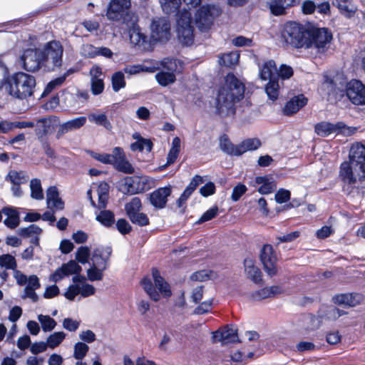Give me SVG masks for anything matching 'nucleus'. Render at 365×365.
Returning <instances> with one entry per match:
<instances>
[{
  "mask_svg": "<svg viewBox=\"0 0 365 365\" xmlns=\"http://www.w3.org/2000/svg\"><path fill=\"white\" fill-rule=\"evenodd\" d=\"M243 84L232 74L225 76L216 98L215 108L221 115L233 113L234 104L240 101L244 94Z\"/></svg>",
  "mask_w": 365,
  "mask_h": 365,
  "instance_id": "nucleus-1",
  "label": "nucleus"
},
{
  "mask_svg": "<svg viewBox=\"0 0 365 365\" xmlns=\"http://www.w3.org/2000/svg\"><path fill=\"white\" fill-rule=\"evenodd\" d=\"M36 86L34 76L23 71H16L1 79L0 90L4 88L9 96L23 101L34 96Z\"/></svg>",
  "mask_w": 365,
  "mask_h": 365,
  "instance_id": "nucleus-2",
  "label": "nucleus"
},
{
  "mask_svg": "<svg viewBox=\"0 0 365 365\" xmlns=\"http://www.w3.org/2000/svg\"><path fill=\"white\" fill-rule=\"evenodd\" d=\"M63 48L59 41L51 40L40 48V59L43 61L44 71H55L63 64Z\"/></svg>",
  "mask_w": 365,
  "mask_h": 365,
  "instance_id": "nucleus-3",
  "label": "nucleus"
},
{
  "mask_svg": "<svg viewBox=\"0 0 365 365\" xmlns=\"http://www.w3.org/2000/svg\"><path fill=\"white\" fill-rule=\"evenodd\" d=\"M152 278L155 286H153L152 280L148 278H144L141 282L143 289L152 300L159 301L160 295L164 297L171 296L172 292L169 284L160 276L158 269H153Z\"/></svg>",
  "mask_w": 365,
  "mask_h": 365,
  "instance_id": "nucleus-4",
  "label": "nucleus"
},
{
  "mask_svg": "<svg viewBox=\"0 0 365 365\" xmlns=\"http://www.w3.org/2000/svg\"><path fill=\"white\" fill-rule=\"evenodd\" d=\"M309 28L297 22H287L283 26L281 37L287 44L293 47H305Z\"/></svg>",
  "mask_w": 365,
  "mask_h": 365,
  "instance_id": "nucleus-5",
  "label": "nucleus"
},
{
  "mask_svg": "<svg viewBox=\"0 0 365 365\" xmlns=\"http://www.w3.org/2000/svg\"><path fill=\"white\" fill-rule=\"evenodd\" d=\"M331 39L332 35L327 29L309 26L305 48H314L323 53L328 48Z\"/></svg>",
  "mask_w": 365,
  "mask_h": 365,
  "instance_id": "nucleus-6",
  "label": "nucleus"
},
{
  "mask_svg": "<svg viewBox=\"0 0 365 365\" xmlns=\"http://www.w3.org/2000/svg\"><path fill=\"white\" fill-rule=\"evenodd\" d=\"M163 68L166 71L158 72L155 75V79L162 86H167L173 83L175 80V73L182 68V63L179 60L165 58L161 61Z\"/></svg>",
  "mask_w": 365,
  "mask_h": 365,
  "instance_id": "nucleus-7",
  "label": "nucleus"
},
{
  "mask_svg": "<svg viewBox=\"0 0 365 365\" xmlns=\"http://www.w3.org/2000/svg\"><path fill=\"white\" fill-rule=\"evenodd\" d=\"M191 23L190 12L182 11L177 20V34L179 40L185 45H190L193 42V27Z\"/></svg>",
  "mask_w": 365,
  "mask_h": 365,
  "instance_id": "nucleus-8",
  "label": "nucleus"
},
{
  "mask_svg": "<svg viewBox=\"0 0 365 365\" xmlns=\"http://www.w3.org/2000/svg\"><path fill=\"white\" fill-rule=\"evenodd\" d=\"M314 129L316 133L322 137H327L331 134L349 136L354 134L356 130L354 128L346 126L342 122L331 123L327 121L316 124Z\"/></svg>",
  "mask_w": 365,
  "mask_h": 365,
  "instance_id": "nucleus-9",
  "label": "nucleus"
},
{
  "mask_svg": "<svg viewBox=\"0 0 365 365\" xmlns=\"http://www.w3.org/2000/svg\"><path fill=\"white\" fill-rule=\"evenodd\" d=\"M218 9L211 5L200 7L195 14V23L201 31L210 30L213 25L215 16L218 15Z\"/></svg>",
  "mask_w": 365,
  "mask_h": 365,
  "instance_id": "nucleus-10",
  "label": "nucleus"
},
{
  "mask_svg": "<svg viewBox=\"0 0 365 365\" xmlns=\"http://www.w3.org/2000/svg\"><path fill=\"white\" fill-rule=\"evenodd\" d=\"M340 176L346 182H356L365 177V166L349 159L341 163Z\"/></svg>",
  "mask_w": 365,
  "mask_h": 365,
  "instance_id": "nucleus-11",
  "label": "nucleus"
},
{
  "mask_svg": "<svg viewBox=\"0 0 365 365\" xmlns=\"http://www.w3.org/2000/svg\"><path fill=\"white\" fill-rule=\"evenodd\" d=\"M150 42H165L170 38V25L169 21L163 17L153 19L150 24Z\"/></svg>",
  "mask_w": 365,
  "mask_h": 365,
  "instance_id": "nucleus-12",
  "label": "nucleus"
},
{
  "mask_svg": "<svg viewBox=\"0 0 365 365\" xmlns=\"http://www.w3.org/2000/svg\"><path fill=\"white\" fill-rule=\"evenodd\" d=\"M19 60L22 68L29 72H35L43 68V61L40 59V48L34 47L24 49Z\"/></svg>",
  "mask_w": 365,
  "mask_h": 365,
  "instance_id": "nucleus-13",
  "label": "nucleus"
},
{
  "mask_svg": "<svg viewBox=\"0 0 365 365\" xmlns=\"http://www.w3.org/2000/svg\"><path fill=\"white\" fill-rule=\"evenodd\" d=\"M154 185L153 179L147 176L127 177L125 178L124 186L126 192L130 194H135L146 191Z\"/></svg>",
  "mask_w": 365,
  "mask_h": 365,
  "instance_id": "nucleus-14",
  "label": "nucleus"
},
{
  "mask_svg": "<svg viewBox=\"0 0 365 365\" xmlns=\"http://www.w3.org/2000/svg\"><path fill=\"white\" fill-rule=\"evenodd\" d=\"M109 185L104 182H101L93 190V187L87 192L88 197L93 207L98 209L105 208L108 199Z\"/></svg>",
  "mask_w": 365,
  "mask_h": 365,
  "instance_id": "nucleus-15",
  "label": "nucleus"
},
{
  "mask_svg": "<svg viewBox=\"0 0 365 365\" xmlns=\"http://www.w3.org/2000/svg\"><path fill=\"white\" fill-rule=\"evenodd\" d=\"M260 260L264 269L269 276H274L277 272L276 253L270 245H264L260 252Z\"/></svg>",
  "mask_w": 365,
  "mask_h": 365,
  "instance_id": "nucleus-16",
  "label": "nucleus"
},
{
  "mask_svg": "<svg viewBox=\"0 0 365 365\" xmlns=\"http://www.w3.org/2000/svg\"><path fill=\"white\" fill-rule=\"evenodd\" d=\"M73 282V284L70 286V300H73L78 294H81L82 297L94 294L96 291L94 287L86 282L85 277L81 275L74 276Z\"/></svg>",
  "mask_w": 365,
  "mask_h": 365,
  "instance_id": "nucleus-17",
  "label": "nucleus"
},
{
  "mask_svg": "<svg viewBox=\"0 0 365 365\" xmlns=\"http://www.w3.org/2000/svg\"><path fill=\"white\" fill-rule=\"evenodd\" d=\"M346 95L354 104H365V86L360 81H350L347 86Z\"/></svg>",
  "mask_w": 365,
  "mask_h": 365,
  "instance_id": "nucleus-18",
  "label": "nucleus"
},
{
  "mask_svg": "<svg viewBox=\"0 0 365 365\" xmlns=\"http://www.w3.org/2000/svg\"><path fill=\"white\" fill-rule=\"evenodd\" d=\"M111 165L117 170L123 173L131 174L135 172L134 168L127 160L123 150L119 147L113 149V160Z\"/></svg>",
  "mask_w": 365,
  "mask_h": 365,
  "instance_id": "nucleus-19",
  "label": "nucleus"
},
{
  "mask_svg": "<svg viewBox=\"0 0 365 365\" xmlns=\"http://www.w3.org/2000/svg\"><path fill=\"white\" fill-rule=\"evenodd\" d=\"M130 6V0H112L107 11V16L110 20H118Z\"/></svg>",
  "mask_w": 365,
  "mask_h": 365,
  "instance_id": "nucleus-20",
  "label": "nucleus"
},
{
  "mask_svg": "<svg viewBox=\"0 0 365 365\" xmlns=\"http://www.w3.org/2000/svg\"><path fill=\"white\" fill-rule=\"evenodd\" d=\"M56 6L57 4H55V2L46 3L43 4L39 9L27 14L25 16L0 24V28L3 27L4 26H10V27L12 28L15 27L19 24H26L29 19L34 17L41 13L46 12Z\"/></svg>",
  "mask_w": 365,
  "mask_h": 365,
  "instance_id": "nucleus-21",
  "label": "nucleus"
},
{
  "mask_svg": "<svg viewBox=\"0 0 365 365\" xmlns=\"http://www.w3.org/2000/svg\"><path fill=\"white\" fill-rule=\"evenodd\" d=\"M130 43L142 50H149L151 48V42L147 40L146 36L141 29L136 26L132 27L129 31Z\"/></svg>",
  "mask_w": 365,
  "mask_h": 365,
  "instance_id": "nucleus-22",
  "label": "nucleus"
},
{
  "mask_svg": "<svg viewBox=\"0 0 365 365\" xmlns=\"http://www.w3.org/2000/svg\"><path fill=\"white\" fill-rule=\"evenodd\" d=\"M171 192L172 187L170 185L160 187L150 194V202L156 208H163Z\"/></svg>",
  "mask_w": 365,
  "mask_h": 365,
  "instance_id": "nucleus-23",
  "label": "nucleus"
},
{
  "mask_svg": "<svg viewBox=\"0 0 365 365\" xmlns=\"http://www.w3.org/2000/svg\"><path fill=\"white\" fill-rule=\"evenodd\" d=\"M301 0H267L270 11L275 16L284 14L286 10L299 4Z\"/></svg>",
  "mask_w": 365,
  "mask_h": 365,
  "instance_id": "nucleus-24",
  "label": "nucleus"
},
{
  "mask_svg": "<svg viewBox=\"0 0 365 365\" xmlns=\"http://www.w3.org/2000/svg\"><path fill=\"white\" fill-rule=\"evenodd\" d=\"M307 102L308 99L304 95L300 94L295 96L286 103L282 112L285 115H292L305 106Z\"/></svg>",
  "mask_w": 365,
  "mask_h": 365,
  "instance_id": "nucleus-25",
  "label": "nucleus"
},
{
  "mask_svg": "<svg viewBox=\"0 0 365 365\" xmlns=\"http://www.w3.org/2000/svg\"><path fill=\"white\" fill-rule=\"evenodd\" d=\"M2 212L6 215V218L4 220V224L6 227L13 230L19 225L21 214L17 207L6 205L2 207Z\"/></svg>",
  "mask_w": 365,
  "mask_h": 365,
  "instance_id": "nucleus-26",
  "label": "nucleus"
},
{
  "mask_svg": "<svg viewBox=\"0 0 365 365\" xmlns=\"http://www.w3.org/2000/svg\"><path fill=\"white\" fill-rule=\"evenodd\" d=\"M58 123V120L54 115L40 118L35 128L36 135L38 138L46 135L52 131L53 128L56 126Z\"/></svg>",
  "mask_w": 365,
  "mask_h": 365,
  "instance_id": "nucleus-27",
  "label": "nucleus"
},
{
  "mask_svg": "<svg viewBox=\"0 0 365 365\" xmlns=\"http://www.w3.org/2000/svg\"><path fill=\"white\" fill-rule=\"evenodd\" d=\"M215 341H222L224 344L238 341L237 330L233 327L227 326L212 334Z\"/></svg>",
  "mask_w": 365,
  "mask_h": 365,
  "instance_id": "nucleus-28",
  "label": "nucleus"
},
{
  "mask_svg": "<svg viewBox=\"0 0 365 365\" xmlns=\"http://www.w3.org/2000/svg\"><path fill=\"white\" fill-rule=\"evenodd\" d=\"M254 186L257 187V191L260 194L267 195L276 189L277 184L272 176L265 175L256 177Z\"/></svg>",
  "mask_w": 365,
  "mask_h": 365,
  "instance_id": "nucleus-29",
  "label": "nucleus"
},
{
  "mask_svg": "<svg viewBox=\"0 0 365 365\" xmlns=\"http://www.w3.org/2000/svg\"><path fill=\"white\" fill-rule=\"evenodd\" d=\"M46 205L49 209L53 207L57 210L64 208V202L60 198L58 190L55 185H51L46 190Z\"/></svg>",
  "mask_w": 365,
  "mask_h": 365,
  "instance_id": "nucleus-30",
  "label": "nucleus"
},
{
  "mask_svg": "<svg viewBox=\"0 0 365 365\" xmlns=\"http://www.w3.org/2000/svg\"><path fill=\"white\" fill-rule=\"evenodd\" d=\"M361 296L359 294L345 293L335 295L332 300L336 304L354 307L361 302Z\"/></svg>",
  "mask_w": 365,
  "mask_h": 365,
  "instance_id": "nucleus-31",
  "label": "nucleus"
},
{
  "mask_svg": "<svg viewBox=\"0 0 365 365\" xmlns=\"http://www.w3.org/2000/svg\"><path fill=\"white\" fill-rule=\"evenodd\" d=\"M244 269L247 278L255 283H258L262 280V272L255 265V262L253 259L246 258L245 259Z\"/></svg>",
  "mask_w": 365,
  "mask_h": 365,
  "instance_id": "nucleus-32",
  "label": "nucleus"
},
{
  "mask_svg": "<svg viewBox=\"0 0 365 365\" xmlns=\"http://www.w3.org/2000/svg\"><path fill=\"white\" fill-rule=\"evenodd\" d=\"M277 73L276 63L272 60L265 61L259 67V77L262 81L276 79L274 76Z\"/></svg>",
  "mask_w": 365,
  "mask_h": 365,
  "instance_id": "nucleus-33",
  "label": "nucleus"
},
{
  "mask_svg": "<svg viewBox=\"0 0 365 365\" xmlns=\"http://www.w3.org/2000/svg\"><path fill=\"white\" fill-rule=\"evenodd\" d=\"M349 159L365 166V146L359 143H354L349 150Z\"/></svg>",
  "mask_w": 365,
  "mask_h": 365,
  "instance_id": "nucleus-34",
  "label": "nucleus"
},
{
  "mask_svg": "<svg viewBox=\"0 0 365 365\" xmlns=\"http://www.w3.org/2000/svg\"><path fill=\"white\" fill-rule=\"evenodd\" d=\"M110 252L96 249L91 257V265L106 269Z\"/></svg>",
  "mask_w": 365,
  "mask_h": 365,
  "instance_id": "nucleus-35",
  "label": "nucleus"
},
{
  "mask_svg": "<svg viewBox=\"0 0 365 365\" xmlns=\"http://www.w3.org/2000/svg\"><path fill=\"white\" fill-rule=\"evenodd\" d=\"M68 76V70H66L61 76L51 79L46 85L42 93L38 99L43 98L48 96L53 91L61 86L64 82L66 78Z\"/></svg>",
  "mask_w": 365,
  "mask_h": 365,
  "instance_id": "nucleus-36",
  "label": "nucleus"
},
{
  "mask_svg": "<svg viewBox=\"0 0 365 365\" xmlns=\"http://www.w3.org/2000/svg\"><path fill=\"white\" fill-rule=\"evenodd\" d=\"M133 138L136 140L130 145V148L133 151H148L150 152L152 150L153 143L149 139H145L141 137L139 133H135L133 134Z\"/></svg>",
  "mask_w": 365,
  "mask_h": 365,
  "instance_id": "nucleus-37",
  "label": "nucleus"
},
{
  "mask_svg": "<svg viewBox=\"0 0 365 365\" xmlns=\"http://www.w3.org/2000/svg\"><path fill=\"white\" fill-rule=\"evenodd\" d=\"M336 6L344 16L350 17L355 13L356 8L351 0H333Z\"/></svg>",
  "mask_w": 365,
  "mask_h": 365,
  "instance_id": "nucleus-38",
  "label": "nucleus"
},
{
  "mask_svg": "<svg viewBox=\"0 0 365 365\" xmlns=\"http://www.w3.org/2000/svg\"><path fill=\"white\" fill-rule=\"evenodd\" d=\"M261 145L259 140L257 138L247 139L238 145L237 155H240L247 151L255 150Z\"/></svg>",
  "mask_w": 365,
  "mask_h": 365,
  "instance_id": "nucleus-39",
  "label": "nucleus"
},
{
  "mask_svg": "<svg viewBox=\"0 0 365 365\" xmlns=\"http://www.w3.org/2000/svg\"><path fill=\"white\" fill-rule=\"evenodd\" d=\"M37 319L43 332H50L53 331L57 325L56 320L49 315L41 314L38 315Z\"/></svg>",
  "mask_w": 365,
  "mask_h": 365,
  "instance_id": "nucleus-40",
  "label": "nucleus"
},
{
  "mask_svg": "<svg viewBox=\"0 0 365 365\" xmlns=\"http://www.w3.org/2000/svg\"><path fill=\"white\" fill-rule=\"evenodd\" d=\"M31 197L41 200L43 199V190L41 186V180L38 178H33L30 181Z\"/></svg>",
  "mask_w": 365,
  "mask_h": 365,
  "instance_id": "nucleus-41",
  "label": "nucleus"
},
{
  "mask_svg": "<svg viewBox=\"0 0 365 365\" xmlns=\"http://www.w3.org/2000/svg\"><path fill=\"white\" fill-rule=\"evenodd\" d=\"M265 92L269 100L275 101L277 99L279 93V85L277 78L269 81L265 86Z\"/></svg>",
  "mask_w": 365,
  "mask_h": 365,
  "instance_id": "nucleus-42",
  "label": "nucleus"
},
{
  "mask_svg": "<svg viewBox=\"0 0 365 365\" xmlns=\"http://www.w3.org/2000/svg\"><path fill=\"white\" fill-rule=\"evenodd\" d=\"M89 351V346L83 341H77L73 347V356L76 360H83Z\"/></svg>",
  "mask_w": 365,
  "mask_h": 365,
  "instance_id": "nucleus-43",
  "label": "nucleus"
},
{
  "mask_svg": "<svg viewBox=\"0 0 365 365\" xmlns=\"http://www.w3.org/2000/svg\"><path fill=\"white\" fill-rule=\"evenodd\" d=\"M0 267L6 269L16 270L17 262L14 256L10 253L0 255Z\"/></svg>",
  "mask_w": 365,
  "mask_h": 365,
  "instance_id": "nucleus-44",
  "label": "nucleus"
},
{
  "mask_svg": "<svg viewBox=\"0 0 365 365\" xmlns=\"http://www.w3.org/2000/svg\"><path fill=\"white\" fill-rule=\"evenodd\" d=\"M334 88L335 87L332 80L325 77L324 82L319 88V93L323 98L329 100V97L334 93Z\"/></svg>",
  "mask_w": 365,
  "mask_h": 365,
  "instance_id": "nucleus-45",
  "label": "nucleus"
},
{
  "mask_svg": "<svg viewBox=\"0 0 365 365\" xmlns=\"http://www.w3.org/2000/svg\"><path fill=\"white\" fill-rule=\"evenodd\" d=\"M142 208V203L140 198L135 197L125 205V210L128 217L140 212Z\"/></svg>",
  "mask_w": 365,
  "mask_h": 365,
  "instance_id": "nucleus-46",
  "label": "nucleus"
},
{
  "mask_svg": "<svg viewBox=\"0 0 365 365\" xmlns=\"http://www.w3.org/2000/svg\"><path fill=\"white\" fill-rule=\"evenodd\" d=\"M220 147L224 152L230 155H237L238 145H233L226 135L220 136Z\"/></svg>",
  "mask_w": 365,
  "mask_h": 365,
  "instance_id": "nucleus-47",
  "label": "nucleus"
},
{
  "mask_svg": "<svg viewBox=\"0 0 365 365\" xmlns=\"http://www.w3.org/2000/svg\"><path fill=\"white\" fill-rule=\"evenodd\" d=\"M43 230L36 224H31L27 227H21L18 230V235L23 238L31 237L35 234L40 235Z\"/></svg>",
  "mask_w": 365,
  "mask_h": 365,
  "instance_id": "nucleus-48",
  "label": "nucleus"
},
{
  "mask_svg": "<svg viewBox=\"0 0 365 365\" xmlns=\"http://www.w3.org/2000/svg\"><path fill=\"white\" fill-rule=\"evenodd\" d=\"M240 58V54L237 52H230L223 54L220 57L219 63L221 65L230 67L236 65Z\"/></svg>",
  "mask_w": 365,
  "mask_h": 365,
  "instance_id": "nucleus-49",
  "label": "nucleus"
},
{
  "mask_svg": "<svg viewBox=\"0 0 365 365\" xmlns=\"http://www.w3.org/2000/svg\"><path fill=\"white\" fill-rule=\"evenodd\" d=\"M88 120L92 123L103 126L107 130L112 128L110 121L104 113H91L88 115Z\"/></svg>",
  "mask_w": 365,
  "mask_h": 365,
  "instance_id": "nucleus-50",
  "label": "nucleus"
},
{
  "mask_svg": "<svg viewBox=\"0 0 365 365\" xmlns=\"http://www.w3.org/2000/svg\"><path fill=\"white\" fill-rule=\"evenodd\" d=\"M163 11L166 14L175 12L181 4V0H159Z\"/></svg>",
  "mask_w": 365,
  "mask_h": 365,
  "instance_id": "nucleus-51",
  "label": "nucleus"
},
{
  "mask_svg": "<svg viewBox=\"0 0 365 365\" xmlns=\"http://www.w3.org/2000/svg\"><path fill=\"white\" fill-rule=\"evenodd\" d=\"M64 277H68V262L62 264L61 267L57 268L50 276V279L57 282Z\"/></svg>",
  "mask_w": 365,
  "mask_h": 365,
  "instance_id": "nucleus-52",
  "label": "nucleus"
},
{
  "mask_svg": "<svg viewBox=\"0 0 365 365\" xmlns=\"http://www.w3.org/2000/svg\"><path fill=\"white\" fill-rule=\"evenodd\" d=\"M96 220L106 227L111 226L115 221L113 213L110 210H103L96 215Z\"/></svg>",
  "mask_w": 365,
  "mask_h": 365,
  "instance_id": "nucleus-53",
  "label": "nucleus"
},
{
  "mask_svg": "<svg viewBox=\"0 0 365 365\" xmlns=\"http://www.w3.org/2000/svg\"><path fill=\"white\" fill-rule=\"evenodd\" d=\"M65 336L63 331H55L47 337L46 343L50 348H54L63 341Z\"/></svg>",
  "mask_w": 365,
  "mask_h": 365,
  "instance_id": "nucleus-54",
  "label": "nucleus"
},
{
  "mask_svg": "<svg viewBox=\"0 0 365 365\" xmlns=\"http://www.w3.org/2000/svg\"><path fill=\"white\" fill-rule=\"evenodd\" d=\"M217 277V274L211 270H200L193 273L191 275V279L194 281H205L215 279Z\"/></svg>",
  "mask_w": 365,
  "mask_h": 365,
  "instance_id": "nucleus-55",
  "label": "nucleus"
},
{
  "mask_svg": "<svg viewBox=\"0 0 365 365\" xmlns=\"http://www.w3.org/2000/svg\"><path fill=\"white\" fill-rule=\"evenodd\" d=\"M105 269L91 265L87 269V277L90 281H101L103 278V272Z\"/></svg>",
  "mask_w": 365,
  "mask_h": 365,
  "instance_id": "nucleus-56",
  "label": "nucleus"
},
{
  "mask_svg": "<svg viewBox=\"0 0 365 365\" xmlns=\"http://www.w3.org/2000/svg\"><path fill=\"white\" fill-rule=\"evenodd\" d=\"M111 81L113 89L115 92L125 86L124 75L120 71L115 73L111 78Z\"/></svg>",
  "mask_w": 365,
  "mask_h": 365,
  "instance_id": "nucleus-57",
  "label": "nucleus"
},
{
  "mask_svg": "<svg viewBox=\"0 0 365 365\" xmlns=\"http://www.w3.org/2000/svg\"><path fill=\"white\" fill-rule=\"evenodd\" d=\"M90 248L87 246L80 247L76 253V259L82 264H86L90 256Z\"/></svg>",
  "mask_w": 365,
  "mask_h": 365,
  "instance_id": "nucleus-58",
  "label": "nucleus"
},
{
  "mask_svg": "<svg viewBox=\"0 0 365 365\" xmlns=\"http://www.w3.org/2000/svg\"><path fill=\"white\" fill-rule=\"evenodd\" d=\"M130 220L139 226H145L149 224L148 216L140 211L129 217Z\"/></svg>",
  "mask_w": 365,
  "mask_h": 365,
  "instance_id": "nucleus-59",
  "label": "nucleus"
},
{
  "mask_svg": "<svg viewBox=\"0 0 365 365\" xmlns=\"http://www.w3.org/2000/svg\"><path fill=\"white\" fill-rule=\"evenodd\" d=\"M11 175H7L5 177V180L9 181L12 184L11 189L13 192V195L17 197H20L23 195V192L20 186V185L22 184V182L14 180V178H11Z\"/></svg>",
  "mask_w": 365,
  "mask_h": 365,
  "instance_id": "nucleus-60",
  "label": "nucleus"
},
{
  "mask_svg": "<svg viewBox=\"0 0 365 365\" xmlns=\"http://www.w3.org/2000/svg\"><path fill=\"white\" fill-rule=\"evenodd\" d=\"M78 338L81 340L80 341H83L87 344L93 343L96 340V336L92 330L85 329L79 332Z\"/></svg>",
  "mask_w": 365,
  "mask_h": 365,
  "instance_id": "nucleus-61",
  "label": "nucleus"
},
{
  "mask_svg": "<svg viewBox=\"0 0 365 365\" xmlns=\"http://www.w3.org/2000/svg\"><path fill=\"white\" fill-rule=\"evenodd\" d=\"M247 187L242 183H238L234 187L231 195V199L234 202H237L247 192Z\"/></svg>",
  "mask_w": 365,
  "mask_h": 365,
  "instance_id": "nucleus-62",
  "label": "nucleus"
},
{
  "mask_svg": "<svg viewBox=\"0 0 365 365\" xmlns=\"http://www.w3.org/2000/svg\"><path fill=\"white\" fill-rule=\"evenodd\" d=\"M60 102V96L58 93L52 96L49 100L41 105V108L45 110H52L56 108Z\"/></svg>",
  "mask_w": 365,
  "mask_h": 365,
  "instance_id": "nucleus-63",
  "label": "nucleus"
},
{
  "mask_svg": "<svg viewBox=\"0 0 365 365\" xmlns=\"http://www.w3.org/2000/svg\"><path fill=\"white\" fill-rule=\"evenodd\" d=\"M22 313V308L20 306L14 305L9 310L8 319L15 324V323L21 318Z\"/></svg>",
  "mask_w": 365,
  "mask_h": 365,
  "instance_id": "nucleus-64",
  "label": "nucleus"
}]
</instances>
